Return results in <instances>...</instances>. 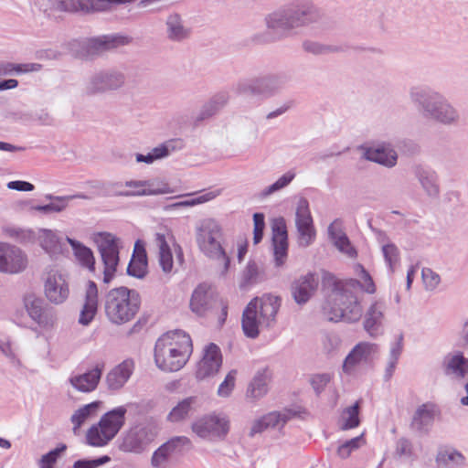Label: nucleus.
Segmentation results:
<instances>
[{
  "mask_svg": "<svg viewBox=\"0 0 468 468\" xmlns=\"http://www.w3.org/2000/svg\"><path fill=\"white\" fill-rule=\"evenodd\" d=\"M27 266L26 253L16 246L0 242V272L16 274Z\"/></svg>",
  "mask_w": 468,
  "mask_h": 468,
  "instance_id": "f3484780",
  "label": "nucleus"
},
{
  "mask_svg": "<svg viewBox=\"0 0 468 468\" xmlns=\"http://www.w3.org/2000/svg\"><path fill=\"white\" fill-rule=\"evenodd\" d=\"M67 449L66 444L61 443L57 448L49 451L48 453L42 455L39 461L40 468H54V464L57 463L58 457Z\"/></svg>",
  "mask_w": 468,
  "mask_h": 468,
  "instance_id": "13d9d810",
  "label": "nucleus"
},
{
  "mask_svg": "<svg viewBox=\"0 0 468 468\" xmlns=\"http://www.w3.org/2000/svg\"><path fill=\"white\" fill-rule=\"evenodd\" d=\"M42 65L38 63L16 64L12 62H0V76L20 75L32 71H39Z\"/></svg>",
  "mask_w": 468,
  "mask_h": 468,
  "instance_id": "c03bdc74",
  "label": "nucleus"
},
{
  "mask_svg": "<svg viewBox=\"0 0 468 468\" xmlns=\"http://www.w3.org/2000/svg\"><path fill=\"white\" fill-rule=\"evenodd\" d=\"M125 74L114 68L101 69L90 73L83 83L82 92L88 97L105 94L122 89Z\"/></svg>",
  "mask_w": 468,
  "mask_h": 468,
  "instance_id": "6e6552de",
  "label": "nucleus"
},
{
  "mask_svg": "<svg viewBox=\"0 0 468 468\" xmlns=\"http://www.w3.org/2000/svg\"><path fill=\"white\" fill-rule=\"evenodd\" d=\"M295 173L292 170L283 174L280 178H278L273 184L265 187L260 194L261 198H265L273 193L280 191L290 185V183L294 179Z\"/></svg>",
  "mask_w": 468,
  "mask_h": 468,
  "instance_id": "603ef678",
  "label": "nucleus"
},
{
  "mask_svg": "<svg viewBox=\"0 0 468 468\" xmlns=\"http://www.w3.org/2000/svg\"><path fill=\"white\" fill-rule=\"evenodd\" d=\"M101 304L108 321L122 325L132 321L139 312L141 296L134 289L120 286L107 291Z\"/></svg>",
  "mask_w": 468,
  "mask_h": 468,
  "instance_id": "20e7f679",
  "label": "nucleus"
},
{
  "mask_svg": "<svg viewBox=\"0 0 468 468\" xmlns=\"http://www.w3.org/2000/svg\"><path fill=\"white\" fill-rule=\"evenodd\" d=\"M136 0H56L51 8L58 12L90 14L105 11L113 5L131 4Z\"/></svg>",
  "mask_w": 468,
  "mask_h": 468,
  "instance_id": "ddd939ff",
  "label": "nucleus"
},
{
  "mask_svg": "<svg viewBox=\"0 0 468 468\" xmlns=\"http://www.w3.org/2000/svg\"><path fill=\"white\" fill-rule=\"evenodd\" d=\"M9 237L15 239L22 244L34 243L37 239L36 232L32 229H24L19 228H10L6 229Z\"/></svg>",
  "mask_w": 468,
  "mask_h": 468,
  "instance_id": "5fc2aeb1",
  "label": "nucleus"
},
{
  "mask_svg": "<svg viewBox=\"0 0 468 468\" xmlns=\"http://www.w3.org/2000/svg\"><path fill=\"white\" fill-rule=\"evenodd\" d=\"M127 410L124 406L117 407L106 412L100 420L99 426L112 440L125 423Z\"/></svg>",
  "mask_w": 468,
  "mask_h": 468,
  "instance_id": "c756f323",
  "label": "nucleus"
},
{
  "mask_svg": "<svg viewBox=\"0 0 468 468\" xmlns=\"http://www.w3.org/2000/svg\"><path fill=\"white\" fill-rule=\"evenodd\" d=\"M111 461L108 455H102L96 459H80L73 463L72 468H97Z\"/></svg>",
  "mask_w": 468,
  "mask_h": 468,
  "instance_id": "0e129e2a",
  "label": "nucleus"
},
{
  "mask_svg": "<svg viewBox=\"0 0 468 468\" xmlns=\"http://www.w3.org/2000/svg\"><path fill=\"white\" fill-rule=\"evenodd\" d=\"M363 158L387 168H393L398 164L399 154L391 144L382 142L376 146L361 147Z\"/></svg>",
  "mask_w": 468,
  "mask_h": 468,
  "instance_id": "aec40b11",
  "label": "nucleus"
},
{
  "mask_svg": "<svg viewBox=\"0 0 468 468\" xmlns=\"http://www.w3.org/2000/svg\"><path fill=\"white\" fill-rule=\"evenodd\" d=\"M410 99L418 112L425 119L451 126L457 125L461 116L459 111L441 93L427 87H412Z\"/></svg>",
  "mask_w": 468,
  "mask_h": 468,
  "instance_id": "7ed1b4c3",
  "label": "nucleus"
},
{
  "mask_svg": "<svg viewBox=\"0 0 468 468\" xmlns=\"http://www.w3.org/2000/svg\"><path fill=\"white\" fill-rule=\"evenodd\" d=\"M386 305L381 301L370 304L364 315L363 327L371 337H378L384 333Z\"/></svg>",
  "mask_w": 468,
  "mask_h": 468,
  "instance_id": "4be33fe9",
  "label": "nucleus"
},
{
  "mask_svg": "<svg viewBox=\"0 0 468 468\" xmlns=\"http://www.w3.org/2000/svg\"><path fill=\"white\" fill-rule=\"evenodd\" d=\"M191 441L186 436H175L161 444L152 454V468H170L176 455L182 453L186 446H190Z\"/></svg>",
  "mask_w": 468,
  "mask_h": 468,
  "instance_id": "4468645a",
  "label": "nucleus"
},
{
  "mask_svg": "<svg viewBox=\"0 0 468 468\" xmlns=\"http://www.w3.org/2000/svg\"><path fill=\"white\" fill-rule=\"evenodd\" d=\"M191 430L198 438L204 441L209 442L223 441L230 431V420L224 413L212 412L193 421Z\"/></svg>",
  "mask_w": 468,
  "mask_h": 468,
  "instance_id": "1a4fd4ad",
  "label": "nucleus"
},
{
  "mask_svg": "<svg viewBox=\"0 0 468 468\" xmlns=\"http://www.w3.org/2000/svg\"><path fill=\"white\" fill-rule=\"evenodd\" d=\"M125 186L122 182H105V183H98L94 187L101 188L103 191V194L108 197H143V196H156L161 194H166L169 192V189L166 186H164L162 188H149V189H142V190H122V188Z\"/></svg>",
  "mask_w": 468,
  "mask_h": 468,
  "instance_id": "b1692460",
  "label": "nucleus"
},
{
  "mask_svg": "<svg viewBox=\"0 0 468 468\" xmlns=\"http://www.w3.org/2000/svg\"><path fill=\"white\" fill-rule=\"evenodd\" d=\"M176 148V141L169 140L154 147L150 153L154 161H156L169 156Z\"/></svg>",
  "mask_w": 468,
  "mask_h": 468,
  "instance_id": "bf43d9fd",
  "label": "nucleus"
},
{
  "mask_svg": "<svg viewBox=\"0 0 468 468\" xmlns=\"http://www.w3.org/2000/svg\"><path fill=\"white\" fill-rule=\"evenodd\" d=\"M318 276L309 272L299 277L292 284V294L298 304L306 303L318 287Z\"/></svg>",
  "mask_w": 468,
  "mask_h": 468,
  "instance_id": "a878e982",
  "label": "nucleus"
},
{
  "mask_svg": "<svg viewBox=\"0 0 468 468\" xmlns=\"http://www.w3.org/2000/svg\"><path fill=\"white\" fill-rule=\"evenodd\" d=\"M444 373L457 379H463L468 374V358L458 352L444 359Z\"/></svg>",
  "mask_w": 468,
  "mask_h": 468,
  "instance_id": "e433bc0d",
  "label": "nucleus"
},
{
  "mask_svg": "<svg viewBox=\"0 0 468 468\" xmlns=\"http://www.w3.org/2000/svg\"><path fill=\"white\" fill-rule=\"evenodd\" d=\"M268 391L266 378L262 375L256 376L247 390V395L254 399L264 396Z\"/></svg>",
  "mask_w": 468,
  "mask_h": 468,
  "instance_id": "6e6d98bb",
  "label": "nucleus"
},
{
  "mask_svg": "<svg viewBox=\"0 0 468 468\" xmlns=\"http://www.w3.org/2000/svg\"><path fill=\"white\" fill-rule=\"evenodd\" d=\"M67 242L71 246L74 255L80 263L89 269L90 271H95V258L92 250L82 244L81 242L71 239L69 237L66 238Z\"/></svg>",
  "mask_w": 468,
  "mask_h": 468,
  "instance_id": "ea45409f",
  "label": "nucleus"
},
{
  "mask_svg": "<svg viewBox=\"0 0 468 468\" xmlns=\"http://www.w3.org/2000/svg\"><path fill=\"white\" fill-rule=\"evenodd\" d=\"M287 81L288 77L284 73L269 74L239 80L234 85L233 90L238 95L267 100L278 94Z\"/></svg>",
  "mask_w": 468,
  "mask_h": 468,
  "instance_id": "0eeeda50",
  "label": "nucleus"
},
{
  "mask_svg": "<svg viewBox=\"0 0 468 468\" xmlns=\"http://www.w3.org/2000/svg\"><path fill=\"white\" fill-rule=\"evenodd\" d=\"M197 404V397H188L178 402L167 416L172 422H178L188 417L189 413L194 410Z\"/></svg>",
  "mask_w": 468,
  "mask_h": 468,
  "instance_id": "a18cd8bd",
  "label": "nucleus"
},
{
  "mask_svg": "<svg viewBox=\"0 0 468 468\" xmlns=\"http://www.w3.org/2000/svg\"><path fill=\"white\" fill-rule=\"evenodd\" d=\"M104 364H97L92 369L69 378L71 386L80 392L89 393L95 390L101 378Z\"/></svg>",
  "mask_w": 468,
  "mask_h": 468,
  "instance_id": "cd10ccee",
  "label": "nucleus"
},
{
  "mask_svg": "<svg viewBox=\"0 0 468 468\" xmlns=\"http://www.w3.org/2000/svg\"><path fill=\"white\" fill-rule=\"evenodd\" d=\"M378 346L377 344L368 342H360L356 345L343 363V371L350 374L356 366L362 362L367 363L373 359V356L378 353Z\"/></svg>",
  "mask_w": 468,
  "mask_h": 468,
  "instance_id": "5701e85b",
  "label": "nucleus"
},
{
  "mask_svg": "<svg viewBox=\"0 0 468 468\" xmlns=\"http://www.w3.org/2000/svg\"><path fill=\"white\" fill-rule=\"evenodd\" d=\"M421 275L427 290H435L441 282L440 275L430 268H423Z\"/></svg>",
  "mask_w": 468,
  "mask_h": 468,
  "instance_id": "338daca9",
  "label": "nucleus"
},
{
  "mask_svg": "<svg viewBox=\"0 0 468 468\" xmlns=\"http://www.w3.org/2000/svg\"><path fill=\"white\" fill-rule=\"evenodd\" d=\"M328 234L330 239L333 240L335 246L343 253L346 254L350 258L356 256V249L351 245V242L346 233L340 229L337 230L334 223L328 227Z\"/></svg>",
  "mask_w": 468,
  "mask_h": 468,
  "instance_id": "79ce46f5",
  "label": "nucleus"
},
{
  "mask_svg": "<svg viewBox=\"0 0 468 468\" xmlns=\"http://www.w3.org/2000/svg\"><path fill=\"white\" fill-rule=\"evenodd\" d=\"M119 239L111 233H100L96 239L99 252L104 265L103 282L110 283L113 279L120 261Z\"/></svg>",
  "mask_w": 468,
  "mask_h": 468,
  "instance_id": "f8f14e48",
  "label": "nucleus"
},
{
  "mask_svg": "<svg viewBox=\"0 0 468 468\" xmlns=\"http://www.w3.org/2000/svg\"><path fill=\"white\" fill-rule=\"evenodd\" d=\"M229 100V94L227 91H220L213 95L202 105L199 112L195 117V125H198L201 122L218 113L227 105Z\"/></svg>",
  "mask_w": 468,
  "mask_h": 468,
  "instance_id": "2f4dec72",
  "label": "nucleus"
},
{
  "mask_svg": "<svg viewBox=\"0 0 468 468\" xmlns=\"http://www.w3.org/2000/svg\"><path fill=\"white\" fill-rule=\"evenodd\" d=\"M219 296L207 283L199 284L193 292L190 299V309L198 316H205L218 308Z\"/></svg>",
  "mask_w": 468,
  "mask_h": 468,
  "instance_id": "a211bd4d",
  "label": "nucleus"
},
{
  "mask_svg": "<svg viewBox=\"0 0 468 468\" xmlns=\"http://www.w3.org/2000/svg\"><path fill=\"white\" fill-rule=\"evenodd\" d=\"M147 257L145 250L142 247L141 251L137 252V256L133 255L128 266L127 274L132 277L143 279L146 274Z\"/></svg>",
  "mask_w": 468,
  "mask_h": 468,
  "instance_id": "49530a36",
  "label": "nucleus"
},
{
  "mask_svg": "<svg viewBox=\"0 0 468 468\" xmlns=\"http://www.w3.org/2000/svg\"><path fill=\"white\" fill-rule=\"evenodd\" d=\"M69 287L61 274L48 273L45 282V294L55 304L62 303L69 296Z\"/></svg>",
  "mask_w": 468,
  "mask_h": 468,
  "instance_id": "c85d7f7f",
  "label": "nucleus"
},
{
  "mask_svg": "<svg viewBox=\"0 0 468 468\" xmlns=\"http://www.w3.org/2000/svg\"><path fill=\"white\" fill-rule=\"evenodd\" d=\"M133 364L132 361L125 360L114 367L107 375H106V384L109 389L111 390H118L123 387V385L128 381L132 373H133Z\"/></svg>",
  "mask_w": 468,
  "mask_h": 468,
  "instance_id": "72a5a7b5",
  "label": "nucleus"
},
{
  "mask_svg": "<svg viewBox=\"0 0 468 468\" xmlns=\"http://www.w3.org/2000/svg\"><path fill=\"white\" fill-rule=\"evenodd\" d=\"M193 352L191 337L185 331L176 329L162 335L154 346V362L163 371L181 369Z\"/></svg>",
  "mask_w": 468,
  "mask_h": 468,
  "instance_id": "f03ea898",
  "label": "nucleus"
},
{
  "mask_svg": "<svg viewBox=\"0 0 468 468\" xmlns=\"http://www.w3.org/2000/svg\"><path fill=\"white\" fill-rule=\"evenodd\" d=\"M236 370H231L226 376L224 381L219 385L218 388V395L219 397H229L235 386Z\"/></svg>",
  "mask_w": 468,
  "mask_h": 468,
  "instance_id": "69168bd1",
  "label": "nucleus"
},
{
  "mask_svg": "<svg viewBox=\"0 0 468 468\" xmlns=\"http://www.w3.org/2000/svg\"><path fill=\"white\" fill-rule=\"evenodd\" d=\"M382 252L385 261L388 263L391 272L394 271V264L399 259V251L394 243H388L382 246Z\"/></svg>",
  "mask_w": 468,
  "mask_h": 468,
  "instance_id": "052dcab7",
  "label": "nucleus"
},
{
  "mask_svg": "<svg viewBox=\"0 0 468 468\" xmlns=\"http://www.w3.org/2000/svg\"><path fill=\"white\" fill-rule=\"evenodd\" d=\"M439 412L440 410L436 404L432 402L423 403L415 410L411 419L410 428L420 433H427Z\"/></svg>",
  "mask_w": 468,
  "mask_h": 468,
  "instance_id": "bb28decb",
  "label": "nucleus"
},
{
  "mask_svg": "<svg viewBox=\"0 0 468 468\" xmlns=\"http://www.w3.org/2000/svg\"><path fill=\"white\" fill-rule=\"evenodd\" d=\"M155 243L159 249V263L165 272H170L173 268V254L166 241L165 234L157 232Z\"/></svg>",
  "mask_w": 468,
  "mask_h": 468,
  "instance_id": "a19ab883",
  "label": "nucleus"
},
{
  "mask_svg": "<svg viewBox=\"0 0 468 468\" xmlns=\"http://www.w3.org/2000/svg\"><path fill=\"white\" fill-rule=\"evenodd\" d=\"M221 226L213 218L201 220L196 228V241L200 251L210 260L223 265L222 273L229 268L230 259L222 247Z\"/></svg>",
  "mask_w": 468,
  "mask_h": 468,
  "instance_id": "39448f33",
  "label": "nucleus"
},
{
  "mask_svg": "<svg viewBox=\"0 0 468 468\" xmlns=\"http://www.w3.org/2000/svg\"><path fill=\"white\" fill-rule=\"evenodd\" d=\"M259 275L258 266L254 261H249L242 273L241 286L257 282Z\"/></svg>",
  "mask_w": 468,
  "mask_h": 468,
  "instance_id": "774afa93",
  "label": "nucleus"
},
{
  "mask_svg": "<svg viewBox=\"0 0 468 468\" xmlns=\"http://www.w3.org/2000/svg\"><path fill=\"white\" fill-rule=\"evenodd\" d=\"M359 286L356 279L335 282V302L341 303L344 322L355 323L362 317L363 311L357 296Z\"/></svg>",
  "mask_w": 468,
  "mask_h": 468,
  "instance_id": "9b49d317",
  "label": "nucleus"
},
{
  "mask_svg": "<svg viewBox=\"0 0 468 468\" xmlns=\"http://www.w3.org/2000/svg\"><path fill=\"white\" fill-rule=\"evenodd\" d=\"M364 442L365 441L363 438V434L355 437L351 440L346 441L338 447L337 455L342 459H346L349 457L353 451L360 448L364 444Z\"/></svg>",
  "mask_w": 468,
  "mask_h": 468,
  "instance_id": "4d7b16f0",
  "label": "nucleus"
},
{
  "mask_svg": "<svg viewBox=\"0 0 468 468\" xmlns=\"http://www.w3.org/2000/svg\"><path fill=\"white\" fill-rule=\"evenodd\" d=\"M360 400L355 402L354 405L344 410L341 416L340 429L347 431L354 429L360 424L359 419Z\"/></svg>",
  "mask_w": 468,
  "mask_h": 468,
  "instance_id": "de8ad7c7",
  "label": "nucleus"
},
{
  "mask_svg": "<svg viewBox=\"0 0 468 468\" xmlns=\"http://www.w3.org/2000/svg\"><path fill=\"white\" fill-rule=\"evenodd\" d=\"M158 426L154 420H146L131 427L124 434L119 449L122 452L141 454L155 440Z\"/></svg>",
  "mask_w": 468,
  "mask_h": 468,
  "instance_id": "9d476101",
  "label": "nucleus"
},
{
  "mask_svg": "<svg viewBox=\"0 0 468 468\" xmlns=\"http://www.w3.org/2000/svg\"><path fill=\"white\" fill-rule=\"evenodd\" d=\"M303 49L315 56L327 55L330 53L339 52L341 48L337 46H330L313 40H305L303 42Z\"/></svg>",
  "mask_w": 468,
  "mask_h": 468,
  "instance_id": "3c124183",
  "label": "nucleus"
},
{
  "mask_svg": "<svg viewBox=\"0 0 468 468\" xmlns=\"http://www.w3.org/2000/svg\"><path fill=\"white\" fill-rule=\"evenodd\" d=\"M295 225L299 234V245L308 247L315 238V229L306 198L301 197L295 211Z\"/></svg>",
  "mask_w": 468,
  "mask_h": 468,
  "instance_id": "dca6fc26",
  "label": "nucleus"
},
{
  "mask_svg": "<svg viewBox=\"0 0 468 468\" xmlns=\"http://www.w3.org/2000/svg\"><path fill=\"white\" fill-rule=\"evenodd\" d=\"M331 377L327 373L314 374L310 377L309 383L315 394L319 396L330 382Z\"/></svg>",
  "mask_w": 468,
  "mask_h": 468,
  "instance_id": "e2e57ef3",
  "label": "nucleus"
},
{
  "mask_svg": "<svg viewBox=\"0 0 468 468\" xmlns=\"http://www.w3.org/2000/svg\"><path fill=\"white\" fill-rule=\"evenodd\" d=\"M412 172L428 196H438V176L433 170L423 165L417 164L412 166Z\"/></svg>",
  "mask_w": 468,
  "mask_h": 468,
  "instance_id": "473e14b6",
  "label": "nucleus"
},
{
  "mask_svg": "<svg viewBox=\"0 0 468 468\" xmlns=\"http://www.w3.org/2000/svg\"><path fill=\"white\" fill-rule=\"evenodd\" d=\"M403 349V335L399 334L397 337V341L392 345L390 351H389V356H388V366L385 369L384 374V379L386 381L389 380L395 371L396 365L399 361V358L402 353Z\"/></svg>",
  "mask_w": 468,
  "mask_h": 468,
  "instance_id": "09e8293b",
  "label": "nucleus"
},
{
  "mask_svg": "<svg viewBox=\"0 0 468 468\" xmlns=\"http://www.w3.org/2000/svg\"><path fill=\"white\" fill-rule=\"evenodd\" d=\"M23 302L28 315L38 325L43 327L53 325L55 321L53 309L43 299L33 293H27L24 296Z\"/></svg>",
  "mask_w": 468,
  "mask_h": 468,
  "instance_id": "6ab92c4d",
  "label": "nucleus"
},
{
  "mask_svg": "<svg viewBox=\"0 0 468 468\" xmlns=\"http://www.w3.org/2000/svg\"><path fill=\"white\" fill-rule=\"evenodd\" d=\"M165 33L169 40L181 42L189 37L190 29L185 25L179 14L173 13L165 20Z\"/></svg>",
  "mask_w": 468,
  "mask_h": 468,
  "instance_id": "f704fd0d",
  "label": "nucleus"
},
{
  "mask_svg": "<svg viewBox=\"0 0 468 468\" xmlns=\"http://www.w3.org/2000/svg\"><path fill=\"white\" fill-rule=\"evenodd\" d=\"M98 311V287L93 281H89L85 292V303L80 314L79 323L88 325L94 319Z\"/></svg>",
  "mask_w": 468,
  "mask_h": 468,
  "instance_id": "7c9ffc66",
  "label": "nucleus"
},
{
  "mask_svg": "<svg viewBox=\"0 0 468 468\" xmlns=\"http://www.w3.org/2000/svg\"><path fill=\"white\" fill-rule=\"evenodd\" d=\"M268 31L255 35L257 44L271 43L287 36L292 29L326 24L324 14L311 0H296L286 7L268 15L265 18Z\"/></svg>",
  "mask_w": 468,
  "mask_h": 468,
  "instance_id": "f257e3e1",
  "label": "nucleus"
},
{
  "mask_svg": "<svg viewBox=\"0 0 468 468\" xmlns=\"http://www.w3.org/2000/svg\"><path fill=\"white\" fill-rule=\"evenodd\" d=\"M132 42V37L128 36L114 35L102 36L100 37L90 38L82 44V58L92 59L101 55L103 52L128 45Z\"/></svg>",
  "mask_w": 468,
  "mask_h": 468,
  "instance_id": "2eb2a0df",
  "label": "nucleus"
},
{
  "mask_svg": "<svg viewBox=\"0 0 468 468\" xmlns=\"http://www.w3.org/2000/svg\"><path fill=\"white\" fill-rule=\"evenodd\" d=\"M435 461L438 468H463L466 464L465 456L452 447L439 449Z\"/></svg>",
  "mask_w": 468,
  "mask_h": 468,
  "instance_id": "c9c22d12",
  "label": "nucleus"
},
{
  "mask_svg": "<svg viewBox=\"0 0 468 468\" xmlns=\"http://www.w3.org/2000/svg\"><path fill=\"white\" fill-rule=\"evenodd\" d=\"M330 280L333 281L334 284L333 295L331 296V300L323 306V314L328 321L337 323L344 321V313L341 303L335 302V282H341L335 281L333 276H330Z\"/></svg>",
  "mask_w": 468,
  "mask_h": 468,
  "instance_id": "37998d69",
  "label": "nucleus"
},
{
  "mask_svg": "<svg viewBox=\"0 0 468 468\" xmlns=\"http://www.w3.org/2000/svg\"><path fill=\"white\" fill-rule=\"evenodd\" d=\"M219 195V191H211L207 192L204 195H201L199 197L186 199L184 201H178L173 204H170L166 207V208H179V207H194L196 205H199L207 201L212 200L216 197Z\"/></svg>",
  "mask_w": 468,
  "mask_h": 468,
  "instance_id": "864d4df0",
  "label": "nucleus"
},
{
  "mask_svg": "<svg viewBox=\"0 0 468 468\" xmlns=\"http://www.w3.org/2000/svg\"><path fill=\"white\" fill-rule=\"evenodd\" d=\"M341 339L335 333H325L322 337L323 351L330 355L335 352L340 346Z\"/></svg>",
  "mask_w": 468,
  "mask_h": 468,
  "instance_id": "680f3d73",
  "label": "nucleus"
},
{
  "mask_svg": "<svg viewBox=\"0 0 468 468\" xmlns=\"http://www.w3.org/2000/svg\"><path fill=\"white\" fill-rule=\"evenodd\" d=\"M272 245L276 266H282L287 258L288 250V233L283 218H276L273 221Z\"/></svg>",
  "mask_w": 468,
  "mask_h": 468,
  "instance_id": "393cba45",
  "label": "nucleus"
},
{
  "mask_svg": "<svg viewBox=\"0 0 468 468\" xmlns=\"http://www.w3.org/2000/svg\"><path fill=\"white\" fill-rule=\"evenodd\" d=\"M37 239L41 248L49 255H57L62 251L61 239L57 231L48 229H40Z\"/></svg>",
  "mask_w": 468,
  "mask_h": 468,
  "instance_id": "58836bf2",
  "label": "nucleus"
},
{
  "mask_svg": "<svg viewBox=\"0 0 468 468\" xmlns=\"http://www.w3.org/2000/svg\"><path fill=\"white\" fill-rule=\"evenodd\" d=\"M101 405V401H93L74 411L70 417V421L73 424L72 431L74 435H80L81 426L86 420L97 414Z\"/></svg>",
  "mask_w": 468,
  "mask_h": 468,
  "instance_id": "4c0bfd02",
  "label": "nucleus"
},
{
  "mask_svg": "<svg viewBox=\"0 0 468 468\" xmlns=\"http://www.w3.org/2000/svg\"><path fill=\"white\" fill-rule=\"evenodd\" d=\"M280 308V298L268 295L251 300L242 314L241 325L244 335L250 338L259 335V324L271 326Z\"/></svg>",
  "mask_w": 468,
  "mask_h": 468,
  "instance_id": "423d86ee",
  "label": "nucleus"
},
{
  "mask_svg": "<svg viewBox=\"0 0 468 468\" xmlns=\"http://www.w3.org/2000/svg\"><path fill=\"white\" fill-rule=\"evenodd\" d=\"M222 365V355L220 348L211 343L206 346L204 355L197 364V378L205 379L217 374Z\"/></svg>",
  "mask_w": 468,
  "mask_h": 468,
  "instance_id": "412c9836",
  "label": "nucleus"
},
{
  "mask_svg": "<svg viewBox=\"0 0 468 468\" xmlns=\"http://www.w3.org/2000/svg\"><path fill=\"white\" fill-rule=\"evenodd\" d=\"M87 443L91 446L101 447L106 445L112 439L106 432L103 431L101 427L99 426V423L96 425H92L87 431L86 434Z\"/></svg>",
  "mask_w": 468,
  "mask_h": 468,
  "instance_id": "8fccbe9b",
  "label": "nucleus"
}]
</instances>
